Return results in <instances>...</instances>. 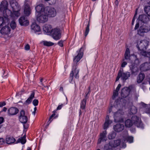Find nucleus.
Wrapping results in <instances>:
<instances>
[{
	"mask_svg": "<svg viewBox=\"0 0 150 150\" xmlns=\"http://www.w3.org/2000/svg\"><path fill=\"white\" fill-rule=\"evenodd\" d=\"M82 49V48L81 47L78 54L74 58V65L73 66V69L70 74V77L72 80L73 79L74 76L76 79H78L79 77L78 73L79 71V70L77 69L76 66L77 63L80 61L83 56V53L81 51Z\"/></svg>",
	"mask_w": 150,
	"mask_h": 150,
	"instance_id": "nucleus-1",
	"label": "nucleus"
},
{
	"mask_svg": "<svg viewBox=\"0 0 150 150\" xmlns=\"http://www.w3.org/2000/svg\"><path fill=\"white\" fill-rule=\"evenodd\" d=\"M133 125L142 128L144 127L143 124L140 119L136 116H132L131 119H127L125 122V125L127 127H130Z\"/></svg>",
	"mask_w": 150,
	"mask_h": 150,
	"instance_id": "nucleus-2",
	"label": "nucleus"
},
{
	"mask_svg": "<svg viewBox=\"0 0 150 150\" xmlns=\"http://www.w3.org/2000/svg\"><path fill=\"white\" fill-rule=\"evenodd\" d=\"M123 69L122 68L119 71L117 76L116 79V81H118L120 78H121L122 80L125 81L130 76V74L129 72L127 71L123 72Z\"/></svg>",
	"mask_w": 150,
	"mask_h": 150,
	"instance_id": "nucleus-3",
	"label": "nucleus"
},
{
	"mask_svg": "<svg viewBox=\"0 0 150 150\" xmlns=\"http://www.w3.org/2000/svg\"><path fill=\"white\" fill-rule=\"evenodd\" d=\"M44 10L45 13L48 17H53L56 15L57 12L56 9L53 7L47 6L45 7Z\"/></svg>",
	"mask_w": 150,
	"mask_h": 150,
	"instance_id": "nucleus-4",
	"label": "nucleus"
},
{
	"mask_svg": "<svg viewBox=\"0 0 150 150\" xmlns=\"http://www.w3.org/2000/svg\"><path fill=\"white\" fill-rule=\"evenodd\" d=\"M8 5V3L6 1H2L0 5V11H3L4 13L5 12L7 17L11 14V12L7 8Z\"/></svg>",
	"mask_w": 150,
	"mask_h": 150,
	"instance_id": "nucleus-5",
	"label": "nucleus"
},
{
	"mask_svg": "<svg viewBox=\"0 0 150 150\" xmlns=\"http://www.w3.org/2000/svg\"><path fill=\"white\" fill-rule=\"evenodd\" d=\"M149 42L146 40L138 42L137 47L139 50H144L149 45Z\"/></svg>",
	"mask_w": 150,
	"mask_h": 150,
	"instance_id": "nucleus-6",
	"label": "nucleus"
},
{
	"mask_svg": "<svg viewBox=\"0 0 150 150\" xmlns=\"http://www.w3.org/2000/svg\"><path fill=\"white\" fill-rule=\"evenodd\" d=\"M51 33L52 37L54 40H58L60 38L61 33L59 28H55L52 29Z\"/></svg>",
	"mask_w": 150,
	"mask_h": 150,
	"instance_id": "nucleus-7",
	"label": "nucleus"
},
{
	"mask_svg": "<svg viewBox=\"0 0 150 150\" xmlns=\"http://www.w3.org/2000/svg\"><path fill=\"white\" fill-rule=\"evenodd\" d=\"M37 20L40 23H43L48 21V17L44 11L37 15Z\"/></svg>",
	"mask_w": 150,
	"mask_h": 150,
	"instance_id": "nucleus-8",
	"label": "nucleus"
},
{
	"mask_svg": "<svg viewBox=\"0 0 150 150\" xmlns=\"http://www.w3.org/2000/svg\"><path fill=\"white\" fill-rule=\"evenodd\" d=\"M150 30V27L145 25L141 26L138 31V34L140 36H143L144 33H147Z\"/></svg>",
	"mask_w": 150,
	"mask_h": 150,
	"instance_id": "nucleus-9",
	"label": "nucleus"
},
{
	"mask_svg": "<svg viewBox=\"0 0 150 150\" xmlns=\"http://www.w3.org/2000/svg\"><path fill=\"white\" fill-rule=\"evenodd\" d=\"M19 118L20 122L23 124H25L27 122L28 117L25 115V112L24 110H22L20 112Z\"/></svg>",
	"mask_w": 150,
	"mask_h": 150,
	"instance_id": "nucleus-10",
	"label": "nucleus"
},
{
	"mask_svg": "<svg viewBox=\"0 0 150 150\" xmlns=\"http://www.w3.org/2000/svg\"><path fill=\"white\" fill-rule=\"evenodd\" d=\"M28 0H25L24 5V14L25 16H28L31 13V10L30 6L27 3Z\"/></svg>",
	"mask_w": 150,
	"mask_h": 150,
	"instance_id": "nucleus-11",
	"label": "nucleus"
},
{
	"mask_svg": "<svg viewBox=\"0 0 150 150\" xmlns=\"http://www.w3.org/2000/svg\"><path fill=\"white\" fill-rule=\"evenodd\" d=\"M9 1L13 11L20 10V7L17 2L14 0H10Z\"/></svg>",
	"mask_w": 150,
	"mask_h": 150,
	"instance_id": "nucleus-12",
	"label": "nucleus"
},
{
	"mask_svg": "<svg viewBox=\"0 0 150 150\" xmlns=\"http://www.w3.org/2000/svg\"><path fill=\"white\" fill-rule=\"evenodd\" d=\"M18 21L19 23L21 25L26 26L29 24V21L26 16H23L21 17Z\"/></svg>",
	"mask_w": 150,
	"mask_h": 150,
	"instance_id": "nucleus-13",
	"label": "nucleus"
},
{
	"mask_svg": "<svg viewBox=\"0 0 150 150\" xmlns=\"http://www.w3.org/2000/svg\"><path fill=\"white\" fill-rule=\"evenodd\" d=\"M130 90L129 88L127 87L124 88L121 91V96L125 98L127 97L129 94Z\"/></svg>",
	"mask_w": 150,
	"mask_h": 150,
	"instance_id": "nucleus-14",
	"label": "nucleus"
},
{
	"mask_svg": "<svg viewBox=\"0 0 150 150\" xmlns=\"http://www.w3.org/2000/svg\"><path fill=\"white\" fill-rule=\"evenodd\" d=\"M18 109L15 107H11L8 110V114L9 116L16 115L18 112Z\"/></svg>",
	"mask_w": 150,
	"mask_h": 150,
	"instance_id": "nucleus-15",
	"label": "nucleus"
},
{
	"mask_svg": "<svg viewBox=\"0 0 150 150\" xmlns=\"http://www.w3.org/2000/svg\"><path fill=\"white\" fill-rule=\"evenodd\" d=\"M107 133V131L105 130L100 134V137L98 139V144H100L102 141H105L106 140V135Z\"/></svg>",
	"mask_w": 150,
	"mask_h": 150,
	"instance_id": "nucleus-16",
	"label": "nucleus"
},
{
	"mask_svg": "<svg viewBox=\"0 0 150 150\" xmlns=\"http://www.w3.org/2000/svg\"><path fill=\"white\" fill-rule=\"evenodd\" d=\"M122 139L125 142L126 141L129 143H132L133 141V137L132 136L128 135L127 132L126 131L125 132V135L123 136Z\"/></svg>",
	"mask_w": 150,
	"mask_h": 150,
	"instance_id": "nucleus-17",
	"label": "nucleus"
},
{
	"mask_svg": "<svg viewBox=\"0 0 150 150\" xmlns=\"http://www.w3.org/2000/svg\"><path fill=\"white\" fill-rule=\"evenodd\" d=\"M139 21L144 23H146L149 21L148 17L145 15H141L139 16Z\"/></svg>",
	"mask_w": 150,
	"mask_h": 150,
	"instance_id": "nucleus-18",
	"label": "nucleus"
},
{
	"mask_svg": "<svg viewBox=\"0 0 150 150\" xmlns=\"http://www.w3.org/2000/svg\"><path fill=\"white\" fill-rule=\"evenodd\" d=\"M45 7L42 4H40L37 5L35 7L36 11L39 14L42 13L44 11Z\"/></svg>",
	"mask_w": 150,
	"mask_h": 150,
	"instance_id": "nucleus-19",
	"label": "nucleus"
},
{
	"mask_svg": "<svg viewBox=\"0 0 150 150\" xmlns=\"http://www.w3.org/2000/svg\"><path fill=\"white\" fill-rule=\"evenodd\" d=\"M115 131L117 132L122 131L124 129V126L120 124H117L113 127Z\"/></svg>",
	"mask_w": 150,
	"mask_h": 150,
	"instance_id": "nucleus-20",
	"label": "nucleus"
},
{
	"mask_svg": "<svg viewBox=\"0 0 150 150\" xmlns=\"http://www.w3.org/2000/svg\"><path fill=\"white\" fill-rule=\"evenodd\" d=\"M10 30L11 29L10 27L6 26L1 29L0 32L2 34H8L10 33Z\"/></svg>",
	"mask_w": 150,
	"mask_h": 150,
	"instance_id": "nucleus-21",
	"label": "nucleus"
},
{
	"mask_svg": "<svg viewBox=\"0 0 150 150\" xmlns=\"http://www.w3.org/2000/svg\"><path fill=\"white\" fill-rule=\"evenodd\" d=\"M110 145L114 147H116L120 145L121 144V140L120 139L114 140V141H110L109 143Z\"/></svg>",
	"mask_w": 150,
	"mask_h": 150,
	"instance_id": "nucleus-22",
	"label": "nucleus"
},
{
	"mask_svg": "<svg viewBox=\"0 0 150 150\" xmlns=\"http://www.w3.org/2000/svg\"><path fill=\"white\" fill-rule=\"evenodd\" d=\"M31 28L35 32H38L40 31V27L35 23H33L31 25Z\"/></svg>",
	"mask_w": 150,
	"mask_h": 150,
	"instance_id": "nucleus-23",
	"label": "nucleus"
},
{
	"mask_svg": "<svg viewBox=\"0 0 150 150\" xmlns=\"http://www.w3.org/2000/svg\"><path fill=\"white\" fill-rule=\"evenodd\" d=\"M35 96V93L33 92L29 97L24 103V104L28 105L30 104L32 102L33 99L34 98Z\"/></svg>",
	"mask_w": 150,
	"mask_h": 150,
	"instance_id": "nucleus-24",
	"label": "nucleus"
},
{
	"mask_svg": "<svg viewBox=\"0 0 150 150\" xmlns=\"http://www.w3.org/2000/svg\"><path fill=\"white\" fill-rule=\"evenodd\" d=\"M112 122L109 120V117L107 116L106 117L105 122L104 124L103 129H105L108 127L109 124L112 123Z\"/></svg>",
	"mask_w": 150,
	"mask_h": 150,
	"instance_id": "nucleus-25",
	"label": "nucleus"
},
{
	"mask_svg": "<svg viewBox=\"0 0 150 150\" xmlns=\"http://www.w3.org/2000/svg\"><path fill=\"white\" fill-rule=\"evenodd\" d=\"M145 78V75L144 74L140 73L137 78V82L138 83H141L143 80Z\"/></svg>",
	"mask_w": 150,
	"mask_h": 150,
	"instance_id": "nucleus-26",
	"label": "nucleus"
},
{
	"mask_svg": "<svg viewBox=\"0 0 150 150\" xmlns=\"http://www.w3.org/2000/svg\"><path fill=\"white\" fill-rule=\"evenodd\" d=\"M6 143L8 144H11L15 142V139L12 137H8L6 139Z\"/></svg>",
	"mask_w": 150,
	"mask_h": 150,
	"instance_id": "nucleus-27",
	"label": "nucleus"
},
{
	"mask_svg": "<svg viewBox=\"0 0 150 150\" xmlns=\"http://www.w3.org/2000/svg\"><path fill=\"white\" fill-rule=\"evenodd\" d=\"M124 56L125 58V59L126 60L130 59V51L129 49L128 48H127L126 49Z\"/></svg>",
	"mask_w": 150,
	"mask_h": 150,
	"instance_id": "nucleus-28",
	"label": "nucleus"
},
{
	"mask_svg": "<svg viewBox=\"0 0 150 150\" xmlns=\"http://www.w3.org/2000/svg\"><path fill=\"white\" fill-rule=\"evenodd\" d=\"M26 142L25 139V136L24 135L23 137H21L19 138L17 141L16 143H21L23 144H24Z\"/></svg>",
	"mask_w": 150,
	"mask_h": 150,
	"instance_id": "nucleus-29",
	"label": "nucleus"
},
{
	"mask_svg": "<svg viewBox=\"0 0 150 150\" xmlns=\"http://www.w3.org/2000/svg\"><path fill=\"white\" fill-rule=\"evenodd\" d=\"M43 30L46 33L50 32L51 31L52 29L50 25H46L43 27Z\"/></svg>",
	"mask_w": 150,
	"mask_h": 150,
	"instance_id": "nucleus-30",
	"label": "nucleus"
},
{
	"mask_svg": "<svg viewBox=\"0 0 150 150\" xmlns=\"http://www.w3.org/2000/svg\"><path fill=\"white\" fill-rule=\"evenodd\" d=\"M123 112L121 110H119L116 112L114 113V117L117 118V117H120L121 115L123 114Z\"/></svg>",
	"mask_w": 150,
	"mask_h": 150,
	"instance_id": "nucleus-31",
	"label": "nucleus"
},
{
	"mask_svg": "<svg viewBox=\"0 0 150 150\" xmlns=\"http://www.w3.org/2000/svg\"><path fill=\"white\" fill-rule=\"evenodd\" d=\"M86 99H83L81 101L80 104V108L82 109H84L86 107Z\"/></svg>",
	"mask_w": 150,
	"mask_h": 150,
	"instance_id": "nucleus-32",
	"label": "nucleus"
},
{
	"mask_svg": "<svg viewBox=\"0 0 150 150\" xmlns=\"http://www.w3.org/2000/svg\"><path fill=\"white\" fill-rule=\"evenodd\" d=\"M116 133L114 132L110 133L108 135V138L109 139H114L116 137Z\"/></svg>",
	"mask_w": 150,
	"mask_h": 150,
	"instance_id": "nucleus-33",
	"label": "nucleus"
},
{
	"mask_svg": "<svg viewBox=\"0 0 150 150\" xmlns=\"http://www.w3.org/2000/svg\"><path fill=\"white\" fill-rule=\"evenodd\" d=\"M8 20L7 18L6 17L4 18L2 17H0V26H3L5 23V21Z\"/></svg>",
	"mask_w": 150,
	"mask_h": 150,
	"instance_id": "nucleus-34",
	"label": "nucleus"
},
{
	"mask_svg": "<svg viewBox=\"0 0 150 150\" xmlns=\"http://www.w3.org/2000/svg\"><path fill=\"white\" fill-rule=\"evenodd\" d=\"M137 109L134 106H132L130 109V114H134L137 112Z\"/></svg>",
	"mask_w": 150,
	"mask_h": 150,
	"instance_id": "nucleus-35",
	"label": "nucleus"
},
{
	"mask_svg": "<svg viewBox=\"0 0 150 150\" xmlns=\"http://www.w3.org/2000/svg\"><path fill=\"white\" fill-rule=\"evenodd\" d=\"M144 11L146 13L148 16H150V6H146L144 8Z\"/></svg>",
	"mask_w": 150,
	"mask_h": 150,
	"instance_id": "nucleus-36",
	"label": "nucleus"
},
{
	"mask_svg": "<svg viewBox=\"0 0 150 150\" xmlns=\"http://www.w3.org/2000/svg\"><path fill=\"white\" fill-rule=\"evenodd\" d=\"M43 44L45 46H50L54 45V44L50 42H47L45 41L43 42Z\"/></svg>",
	"mask_w": 150,
	"mask_h": 150,
	"instance_id": "nucleus-37",
	"label": "nucleus"
},
{
	"mask_svg": "<svg viewBox=\"0 0 150 150\" xmlns=\"http://www.w3.org/2000/svg\"><path fill=\"white\" fill-rule=\"evenodd\" d=\"M89 23H88L86 27L85 32L84 36L86 37L88 35L89 31Z\"/></svg>",
	"mask_w": 150,
	"mask_h": 150,
	"instance_id": "nucleus-38",
	"label": "nucleus"
},
{
	"mask_svg": "<svg viewBox=\"0 0 150 150\" xmlns=\"http://www.w3.org/2000/svg\"><path fill=\"white\" fill-rule=\"evenodd\" d=\"M16 23L15 21H12L10 23V26L11 28L13 30L16 28Z\"/></svg>",
	"mask_w": 150,
	"mask_h": 150,
	"instance_id": "nucleus-39",
	"label": "nucleus"
},
{
	"mask_svg": "<svg viewBox=\"0 0 150 150\" xmlns=\"http://www.w3.org/2000/svg\"><path fill=\"white\" fill-rule=\"evenodd\" d=\"M112 147H113L110 145L109 143L105 146V148L106 150H113L112 148Z\"/></svg>",
	"mask_w": 150,
	"mask_h": 150,
	"instance_id": "nucleus-40",
	"label": "nucleus"
},
{
	"mask_svg": "<svg viewBox=\"0 0 150 150\" xmlns=\"http://www.w3.org/2000/svg\"><path fill=\"white\" fill-rule=\"evenodd\" d=\"M118 95V91L115 90L113 92V96H112V99L114 100L115 98Z\"/></svg>",
	"mask_w": 150,
	"mask_h": 150,
	"instance_id": "nucleus-41",
	"label": "nucleus"
},
{
	"mask_svg": "<svg viewBox=\"0 0 150 150\" xmlns=\"http://www.w3.org/2000/svg\"><path fill=\"white\" fill-rule=\"evenodd\" d=\"M20 11H13L14 15L16 17H18L20 15V13H19Z\"/></svg>",
	"mask_w": 150,
	"mask_h": 150,
	"instance_id": "nucleus-42",
	"label": "nucleus"
},
{
	"mask_svg": "<svg viewBox=\"0 0 150 150\" xmlns=\"http://www.w3.org/2000/svg\"><path fill=\"white\" fill-rule=\"evenodd\" d=\"M138 70V69L137 68H134L132 69V74H137Z\"/></svg>",
	"mask_w": 150,
	"mask_h": 150,
	"instance_id": "nucleus-43",
	"label": "nucleus"
},
{
	"mask_svg": "<svg viewBox=\"0 0 150 150\" xmlns=\"http://www.w3.org/2000/svg\"><path fill=\"white\" fill-rule=\"evenodd\" d=\"M133 96L134 98L135 99L137 100L139 95L138 93H137L136 91H134L133 94Z\"/></svg>",
	"mask_w": 150,
	"mask_h": 150,
	"instance_id": "nucleus-44",
	"label": "nucleus"
},
{
	"mask_svg": "<svg viewBox=\"0 0 150 150\" xmlns=\"http://www.w3.org/2000/svg\"><path fill=\"white\" fill-rule=\"evenodd\" d=\"M33 103L34 106H37L38 103V100L37 99H34L33 101Z\"/></svg>",
	"mask_w": 150,
	"mask_h": 150,
	"instance_id": "nucleus-45",
	"label": "nucleus"
},
{
	"mask_svg": "<svg viewBox=\"0 0 150 150\" xmlns=\"http://www.w3.org/2000/svg\"><path fill=\"white\" fill-rule=\"evenodd\" d=\"M141 51L140 52V54L141 55H142L146 57V51H144V50H140Z\"/></svg>",
	"mask_w": 150,
	"mask_h": 150,
	"instance_id": "nucleus-46",
	"label": "nucleus"
},
{
	"mask_svg": "<svg viewBox=\"0 0 150 150\" xmlns=\"http://www.w3.org/2000/svg\"><path fill=\"white\" fill-rule=\"evenodd\" d=\"M145 112L147 113H150V106L148 107V108H146L145 110Z\"/></svg>",
	"mask_w": 150,
	"mask_h": 150,
	"instance_id": "nucleus-47",
	"label": "nucleus"
},
{
	"mask_svg": "<svg viewBox=\"0 0 150 150\" xmlns=\"http://www.w3.org/2000/svg\"><path fill=\"white\" fill-rule=\"evenodd\" d=\"M127 63L125 62H123L121 64V67L122 68L124 67L127 64Z\"/></svg>",
	"mask_w": 150,
	"mask_h": 150,
	"instance_id": "nucleus-48",
	"label": "nucleus"
},
{
	"mask_svg": "<svg viewBox=\"0 0 150 150\" xmlns=\"http://www.w3.org/2000/svg\"><path fill=\"white\" fill-rule=\"evenodd\" d=\"M63 41L62 40H60V41L58 42V44L61 47H62L63 46Z\"/></svg>",
	"mask_w": 150,
	"mask_h": 150,
	"instance_id": "nucleus-49",
	"label": "nucleus"
},
{
	"mask_svg": "<svg viewBox=\"0 0 150 150\" xmlns=\"http://www.w3.org/2000/svg\"><path fill=\"white\" fill-rule=\"evenodd\" d=\"M6 103L5 102H0V107H1L5 105Z\"/></svg>",
	"mask_w": 150,
	"mask_h": 150,
	"instance_id": "nucleus-50",
	"label": "nucleus"
},
{
	"mask_svg": "<svg viewBox=\"0 0 150 150\" xmlns=\"http://www.w3.org/2000/svg\"><path fill=\"white\" fill-rule=\"evenodd\" d=\"M121 85L120 84H119L117 86V87L116 91H118L120 90V88L121 87Z\"/></svg>",
	"mask_w": 150,
	"mask_h": 150,
	"instance_id": "nucleus-51",
	"label": "nucleus"
},
{
	"mask_svg": "<svg viewBox=\"0 0 150 150\" xmlns=\"http://www.w3.org/2000/svg\"><path fill=\"white\" fill-rule=\"evenodd\" d=\"M29 127V126H28V125L27 124L25 123V124H23V127L24 128V129H27L28 127Z\"/></svg>",
	"mask_w": 150,
	"mask_h": 150,
	"instance_id": "nucleus-52",
	"label": "nucleus"
},
{
	"mask_svg": "<svg viewBox=\"0 0 150 150\" xmlns=\"http://www.w3.org/2000/svg\"><path fill=\"white\" fill-rule=\"evenodd\" d=\"M139 27V23L137 22L136 23L135 27L134 28V29L136 30Z\"/></svg>",
	"mask_w": 150,
	"mask_h": 150,
	"instance_id": "nucleus-53",
	"label": "nucleus"
},
{
	"mask_svg": "<svg viewBox=\"0 0 150 150\" xmlns=\"http://www.w3.org/2000/svg\"><path fill=\"white\" fill-rule=\"evenodd\" d=\"M30 46L29 45H27L25 47V49L26 50H28L30 49Z\"/></svg>",
	"mask_w": 150,
	"mask_h": 150,
	"instance_id": "nucleus-54",
	"label": "nucleus"
},
{
	"mask_svg": "<svg viewBox=\"0 0 150 150\" xmlns=\"http://www.w3.org/2000/svg\"><path fill=\"white\" fill-rule=\"evenodd\" d=\"M144 66L145 67L146 66H148V68L149 69L150 68V64L148 63H144Z\"/></svg>",
	"mask_w": 150,
	"mask_h": 150,
	"instance_id": "nucleus-55",
	"label": "nucleus"
},
{
	"mask_svg": "<svg viewBox=\"0 0 150 150\" xmlns=\"http://www.w3.org/2000/svg\"><path fill=\"white\" fill-rule=\"evenodd\" d=\"M146 57H149V59L150 60V52H146Z\"/></svg>",
	"mask_w": 150,
	"mask_h": 150,
	"instance_id": "nucleus-56",
	"label": "nucleus"
},
{
	"mask_svg": "<svg viewBox=\"0 0 150 150\" xmlns=\"http://www.w3.org/2000/svg\"><path fill=\"white\" fill-rule=\"evenodd\" d=\"M63 106V104L59 105L57 108V110H59L61 109Z\"/></svg>",
	"mask_w": 150,
	"mask_h": 150,
	"instance_id": "nucleus-57",
	"label": "nucleus"
},
{
	"mask_svg": "<svg viewBox=\"0 0 150 150\" xmlns=\"http://www.w3.org/2000/svg\"><path fill=\"white\" fill-rule=\"evenodd\" d=\"M4 119L3 117H0V124L3 122Z\"/></svg>",
	"mask_w": 150,
	"mask_h": 150,
	"instance_id": "nucleus-58",
	"label": "nucleus"
},
{
	"mask_svg": "<svg viewBox=\"0 0 150 150\" xmlns=\"http://www.w3.org/2000/svg\"><path fill=\"white\" fill-rule=\"evenodd\" d=\"M40 84L42 85V86H44V83H43V81L44 80H43V78H41L40 79Z\"/></svg>",
	"mask_w": 150,
	"mask_h": 150,
	"instance_id": "nucleus-59",
	"label": "nucleus"
},
{
	"mask_svg": "<svg viewBox=\"0 0 150 150\" xmlns=\"http://www.w3.org/2000/svg\"><path fill=\"white\" fill-rule=\"evenodd\" d=\"M89 93H88V92H86V93H85V94H86V95L85 96V98L84 99H87L88 98V95Z\"/></svg>",
	"mask_w": 150,
	"mask_h": 150,
	"instance_id": "nucleus-60",
	"label": "nucleus"
},
{
	"mask_svg": "<svg viewBox=\"0 0 150 150\" xmlns=\"http://www.w3.org/2000/svg\"><path fill=\"white\" fill-rule=\"evenodd\" d=\"M55 114H54V113H53V114H52L49 118V120H51V119H52V118L55 116Z\"/></svg>",
	"mask_w": 150,
	"mask_h": 150,
	"instance_id": "nucleus-61",
	"label": "nucleus"
},
{
	"mask_svg": "<svg viewBox=\"0 0 150 150\" xmlns=\"http://www.w3.org/2000/svg\"><path fill=\"white\" fill-rule=\"evenodd\" d=\"M4 143V139L2 138L0 139V144H2Z\"/></svg>",
	"mask_w": 150,
	"mask_h": 150,
	"instance_id": "nucleus-62",
	"label": "nucleus"
},
{
	"mask_svg": "<svg viewBox=\"0 0 150 150\" xmlns=\"http://www.w3.org/2000/svg\"><path fill=\"white\" fill-rule=\"evenodd\" d=\"M122 144V146L124 148L126 146V144L125 143H122V144Z\"/></svg>",
	"mask_w": 150,
	"mask_h": 150,
	"instance_id": "nucleus-63",
	"label": "nucleus"
},
{
	"mask_svg": "<svg viewBox=\"0 0 150 150\" xmlns=\"http://www.w3.org/2000/svg\"><path fill=\"white\" fill-rule=\"evenodd\" d=\"M115 3L116 6H118L119 4V1L118 0H116Z\"/></svg>",
	"mask_w": 150,
	"mask_h": 150,
	"instance_id": "nucleus-64",
	"label": "nucleus"
}]
</instances>
